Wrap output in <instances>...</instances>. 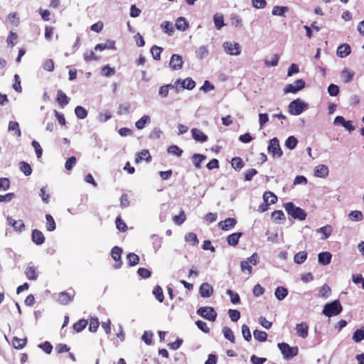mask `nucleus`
I'll return each instance as SVG.
<instances>
[{
  "label": "nucleus",
  "mask_w": 364,
  "mask_h": 364,
  "mask_svg": "<svg viewBox=\"0 0 364 364\" xmlns=\"http://www.w3.org/2000/svg\"><path fill=\"white\" fill-rule=\"evenodd\" d=\"M32 240L38 245H42L45 242L44 235L39 230L35 229L32 231Z\"/></svg>",
  "instance_id": "19"
},
{
  "label": "nucleus",
  "mask_w": 364,
  "mask_h": 364,
  "mask_svg": "<svg viewBox=\"0 0 364 364\" xmlns=\"http://www.w3.org/2000/svg\"><path fill=\"white\" fill-rule=\"evenodd\" d=\"M26 338H19L14 337L12 340L13 346L16 349H22L26 345Z\"/></svg>",
  "instance_id": "36"
},
{
  "label": "nucleus",
  "mask_w": 364,
  "mask_h": 364,
  "mask_svg": "<svg viewBox=\"0 0 364 364\" xmlns=\"http://www.w3.org/2000/svg\"><path fill=\"white\" fill-rule=\"evenodd\" d=\"M191 159L195 167L199 169L201 168V163L205 159V156L200 154H194Z\"/></svg>",
  "instance_id": "26"
},
{
  "label": "nucleus",
  "mask_w": 364,
  "mask_h": 364,
  "mask_svg": "<svg viewBox=\"0 0 364 364\" xmlns=\"http://www.w3.org/2000/svg\"><path fill=\"white\" fill-rule=\"evenodd\" d=\"M144 159L146 162H150L151 161V156L150 155L149 150L147 149H143L137 154L135 159V163L139 164Z\"/></svg>",
  "instance_id": "23"
},
{
  "label": "nucleus",
  "mask_w": 364,
  "mask_h": 364,
  "mask_svg": "<svg viewBox=\"0 0 364 364\" xmlns=\"http://www.w3.org/2000/svg\"><path fill=\"white\" fill-rule=\"evenodd\" d=\"M237 223L236 219L233 218H228L218 223V227L225 231L229 230L234 228Z\"/></svg>",
  "instance_id": "13"
},
{
  "label": "nucleus",
  "mask_w": 364,
  "mask_h": 364,
  "mask_svg": "<svg viewBox=\"0 0 364 364\" xmlns=\"http://www.w3.org/2000/svg\"><path fill=\"white\" fill-rule=\"evenodd\" d=\"M242 235V232H234L229 235L226 239L228 244L231 246H236L238 244L239 240Z\"/></svg>",
  "instance_id": "24"
},
{
  "label": "nucleus",
  "mask_w": 364,
  "mask_h": 364,
  "mask_svg": "<svg viewBox=\"0 0 364 364\" xmlns=\"http://www.w3.org/2000/svg\"><path fill=\"white\" fill-rule=\"evenodd\" d=\"M191 133L193 138L197 141L205 142L208 140L207 135L197 128H193Z\"/></svg>",
  "instance_id": "18"
},
{
  "label": "nucleus",
  "mask_w": 364,
  "mask_h": 364,
  "mask_svg": "<svg viewBox=\"0 0 364 364\" xmlns=\"http://www.w3.org/2000/svg\"><path fill=\"white\" fill-rule=\"evenodd\" d=\"M264 200L269 204H274L277 201V197L271 191H266L263 195Z\"/></svg>",
  "instance_id": "31"
},
{
  "label": "nucleus",
  "mask_w": 364,
  "mask_h": 364,
  "mask_svg": "<svg viewBox=\"0 0 364 364\" xmlns=\"http://www.w3.org/2000/svg\"><path fill=\"white\" fill-rule=\"evenodd\" d=\"M288 294L287 289L284 287H278L274 292V295L278 300L284 299Z\"/></svg>",
  "instance_id": "33"
},
{
  "label": "nucleus",
  "mask_w": 364,
  "mask_h": 364,
  "mask_svg": "<svg viewBox=\"0 0 364 364\" xmlns=\"http://www.w3.org/2000/svg\"><path fill=\"white\" fill-rule=\"evenodd\" d=\"M285 359H290L295 357L299 352L296 346L291 347L288 343L282 342L277 345Z\"/></svg>",
  "instance_id": "3"
},
{
  "label": "nucleus",
  "mask_w": 364,
  "mask_h": 364,
  "mask_svg": "<svg viewBox=\"0 0 364 364\" xmlns=\"http://www.w3.org/2000/svg\"><path fill=\"white\" fill-rule=\"evenodd\" d=\"M317 231L322 234L321 239L326 240L328 237H329V236L331 235L332 227L331 225H327L326 226L320 228Z\"/></svg>",
  "instance_id": "30"
},
{
  "label": "nucleus",
  "mask_w": 364,
  "mask_h": 364,
  "mask_svg": "<svg viewBox=\"0 0 364 364\" xmlns=\"http://www.w3.org/2000/svg\"><path fill=\"white\" fill-rule=\"evenodd\" d=\"M180 85L183 89H187L189 90H193L196 86V82L190 77H187L183 80H177L175 82V86L177 88Z\"/></svg>",
  "instance_id": "11"
},
{
  "label": "nucleus",
  "mask_w": 364,
  "mask_h": 364,
  "mask_svg": "<svg viewBox=\"0 0 364 364\" xmlns=\"http://www.w3.org/2000/svg\"><path fill=\"white\" fill-rule=\"evenodd\" d=\"M342 306L338 300L326 304L323 309V314L328 317L336 316L342 311Z\"/></svg>",
  "instance_id": "2"
},
{
  "label": "nucleus",
  "mask_w": 364,
  "mask_h": 364,
  "mask_svg": "<svg viewBox=\"0 0 364 364\" xmlns=\"http://www.w3.org/2000/svg\"><path fill=\"white\" fill-rule=\"evenodd\" d=\"M153 294L155 296L156 299L160 302H163L164 300V296L163 293V289L159 285H156L154 290Z\"/></svg>",
  "instance_id": "39"
},
{
  "label": "nucleus",
  "mask_w": 364,
  "mask_h": 364,
  "mask_svg": "<svg viewBox=\"0 0 364 364\" xmlns=\"http://www.w3.org/2000/svg\"><path fill=\"white\" fill-rule=\"evenodd\" d=\"M308 253L306 251H301L297 252L294 257V262L296 264H303L307 259Z\"/></svg>",
  "instance_id": "27"
},
{
  "label": "nucleus",
  "mask_w": 364,
  "mask_h": 364,
  "mask_svg": "<svg viewBox=\"0 0 364 364\" xmlns=\"http://www.w3.org/2000/svg\"><path fill=\"white\" fill-rule=\"evenodd\" d=\"M20 169L27 176H30L32 173L31 166L25 161H21L20 163Z\"/></svg>",
  "instance_id": "50"
},
{
  "label": "nucleus",
  "mask_w": 364,
  "mask_h": 364,
  "mask_svg": "<svg viewBox=\"0 0 364 364\" xmlns=\"http://www.w3.org/2000/svg\"><path fill=\"white\" fill-rule=\"evenodd\" d=\"M168 152L173 155L181 156L183 153V150L176 145H171L168 148Z\"/></svg>",
  "instance_id": "59"
},
{
  "label": "nucleus",
  "mask_w": 364,
  "mask_h": 364,
  "mask_svg": "<svg viewBox=\"0 0 364 364\" xmlns=\"http://www.w3.org/2000/svg\"><path fill=\"white\" fill-rule=\"evenodd\" d=\"M175 26L178 30L183 31L188 28V23L185 18L179 17L176 21Z\"/></svg>",
  "instance_id": "28"
},
{
  "label": "nucleus",
  "mask_w": 364,
  "mask_h": 364,
  "mask_svg": "<svg viewBox=\"0 0 364 364\" xmlns=\"http://www.w3.org/2000/svg\"><path fill=\"white\" fill-rule=\"evenodd\" d=\"M232 168L236 171H240L244 166V162L240 157H234L231 161Z\"/></svg>",
  "instance_id": "43"
},
{
  "label": "nucleus",
  "mask_w": 364,
  "mask_h": 364,
  "mask_svg": "<svg viewBox=\"0 0 364 364\" xmlns=\"http://www.w3.org/2000/svg\"><path fill=\"white\" fill-rule=\"evenodd\" d=\"M122 253V249L118 246H114L111 250V256L114 260L116 261L114 267L118 269L121 267L122 262L121 260V255Z\"/></svg>",
  "instance_id": "10"
},
{
  "label": "nucleus",
  "mask_w": 364,
  "mask_h": 364,
  "mask_svg": "<svg viewBox=\"0 0 364 364\" xmlns=\"http://www.w3.org/2000/svg\"><path fill=\"white\" fill-rule=\"evenodd\" d=\"M296 331L299 336L305 338L309 334V326L306 322H302L296 325Z\"/></svg>",
  "instance_id": "16"
},
{
  "label": "nucleus",
  "mask_w": 364,
  "mask_h": 364,
  "mask_svg": "<svg viewBox=\"0 0 364 364\" xmlns=\"http://www.w3.org/2000/svg\"><path fill=\"white\" fill-rule=\"evenodd\" d=\"M127 263L129 266H135L139 262V256L133 252H130L127 255Z\"/></svg>",
  "instance_id": "32"
},
{
  "label": "nucleus",
  "mask_w": 364,
  "mask_h": 364,
  "mask_svg": "<svg viewBox=\"0 0 364 364\" xmlns=\"http://www.w3.org/2000/svg\"><path fill=\"white\" fill-rule=\"evenodd\" d=\"M7 221L9 224L13 227L14 230L17 232H22L25 228V225L21 220H16L13 219L11 217H7Z\"/></svg>",
  "instance_id": "15"
},
{
  "label": "nucleus",
  "mask_w": 364,
  "mask_h": 364,
  "mask_svg": "<svg viewBox=\"0 0 364 364\" xmlns=\"http://www.w3.org/2000/svg\"><path fill=\"white\" fill-rule=\"evenodd\" d=\"M332 255L329 252H322L318 255V261L323 265H328L331 263Z\"/></svg>",
  "instance_id": "20"
},
{
  "label": "nucleus",
  "mask_w": 364,
  "mask_h": 364,
  "mask_svg": "<svg viewBox=\"0 0 364 364\" xmlns=\"http://www.w3.org/2000/svg\"><path fill=\"white\" fill-rule=\"evenodd\" d=\"M314 175L317 177L325 178L328 175V168L326 165L320 164L316 166Z\"/></svg>",
  "instance_id": "22"
},
{
  "label": "nucleus",
  "mask_w": 364,
  "mask_h": 364,
  "mask_svg": "<svg viewBox=\"0 0 364 364\" xmlns=\"http://www.w3.org/2000/svg\"><path fill=\"white\" fill-rule=\"evenodd\" d=\"M348 217L350 220L353 221H360L363 219V213L360 210L351 211L349 213Z\"/></svg>",
  "instance_id": "48"
},
{
  "label": "nucleus",
  "mask_w": 364,
  "mask_h": 364,
  "mask_svg": "<svg viewBox=\"0 0 364 364\" xmlns=\"http://www.w3.org/2000/svg\"><path fill=\"white\" fill-rule=\"evenodd\" d=\"M306 107V105L304 102L301 101L299 99H296L289 103L288 110L292 115H299L304 112Z\"/></svg>",
  "instance_id": "4"
},
{
  "label": "nucleus",
  "mask_w": 364,
  "mask_h": 364,
  "mask_svg": "<svg viewBox=\"0 0 364 364\" xmlns=\"http://www.w3.org/2000/svg\"><path fill=\"white\" fill-rule=\"evenodd\" d=\"M161 27L163 29L164 32L167 33L168 36H172L173 33H174V28L173 26V24L169 21H164L161 24Z\"/></svg>",
  "instance_id": "35"
},
{
  "label": "nucleus",
  "mask_w": 364,
  "mask_h": 364,
  "mask_svg": "<svg viewBox=\"0 0 364 364\" xmlns=\"http://www.w3.org/2000/svg\"><path fill=\"white\" fill-rule=\"evenodd\" d=\"M305 81L302 79H298L292 84H288L284 89V93H296L305 87Z\"/></svg>",
  "instance_id": "7"
},
{
  "label": "nucleus",
  "mask_w": 364,
  "mask_h": 364,
  "mask_svg": "<svg viewBox=\"0 0 364 364\" xmlns=\"http://www.w3.org/2000/svg\"><path fill=\"white\" fill-rule=\"evenodd\" d=\"M284 208L288 215H291L294 219L299 220H304L306 218V213L302 208L296 207L291 202L284 204Z\"/></svg>",
  "instance_id": "1"
},
{
  "label": "nucleus",
  "mask_w": 364,
  "mask_h": 364,
  "mask_svg": "<svg viewBox=\"0 0 364 364\" xmlns=\"http://www.w3.org/2000/svg\"><path fill=\"white\" fill-rule=\"evenodd\" d=\"M77 159L75 156H71L67 159L65 164V168L68 171H70L76 164Z\"/></svg>",
  "instance_id": "61"
},
{
  "label": "nucleus",
  "mask_w": 364,
  "mask_h": 364,
  "mask_svg": "<svg viewBox=\"0 0 364 364\" xmlns=\"http://www.w3.org/2000/svg\"><path fill=\"white\" fill-rule=\"evenodd\" d=\"M242 333L243 338L247 341H250L252 339V335L249 327L246 324H243L242 326Z\"/></svg>",
  "instance_id": "60"
},
{
  "label": "nucleus",
  "mask_w": 364,
  "mask_h": 364,
  "mask_svg": "<svg viewBox=\"0 0 364 364\" xmlns=\"http://www.w3.org/2000/svg\"><path fill=\"white\" fill-rule=\"evenodd\" d=\"M18 36L16 33L11 31L7 37L6 43L8 46L14 47L17 43Z\"/></svg>",
  "instance_id": "47"
},
{
  "label": "nucleus",
  "mask_w": 364,
  "mask_h": 364,
  "mask_svg": "<svg viewBox=\"0 0 364 364\" xmlns=\"http://www.w3.org/2000/svg\"><path fill=\"white\" fill-rule=\"evenodd\" d=\"M186 241L191 243L193 245H198V240L196 234L193 232H189L185 236Z\"/></svg>",
  "instance_id": "56"
},
{
  "label": "nucleus",
  "mask_w": 364,
  "mask_h": 364,
  "mask_svg": "<svg viewBox=\"0 0 364 364\" xmlns=\"http://www.w3.org/2000/svg\"><path fill=\"white\" fill-rule=\"evenodd\" d=\"M183 59L182 57L177 54H173L170 60L169 65L170 67L176 70H179L183 67Z\"/></svg>",
  "instance_id": "14"
},
{
  "label": "nucleus",
  "mask_w": 364,
  "mask_h": 364,
  "mask_svg": "<svg viewBox=\"0 0 364 364\" xmlns=\"http://www.w3.org/2000/svg\"><path fill=\"white\" fill-rule=\"evenodd\" d=\"M272 219L274 221L284 220L285 216L282 210H274L272 213Z\"/></svg>",
  "instance_id": "58"
},
{
  "label": "nucleus",
  "mask_w": 364,
  "mask_h": 364,
  "mask_svg": "<svg viewBox=\"0 0 364 364\" xmlns=\"http://www.w3.org/2000/svg\"><path fill=\"white\" fill-rule=\"evenodd\" d=\"M38 347L48 354H50L53 350V346L48 341L39 344Z\"/></svg>",
  "instance_id": "62"
},
{
  "label": "nucleus",
  "mask_w": 364,
  "mask_h": 364,
  "mask_svg": "<svg viewBox=\"0 0 364 364\" xmlns=\"http://www.w3.org/2000/svg\"><path fill=\"white\" fill-rule=\"evenodd\" d=\"M228 314L230 319L234 322L237 321L240 318V312L236 309H229Z\"/></svg>",
  "instance_id": "64"
},
{
  "label": "nucleus",
  "mask_w": 364,
  "mask_h": 364,
  "mask_svg": "<svg viewBox=\"0 0 364 364\" xmlns=\"http://www.w3.org/2000/svg\"><path fill=\"white\" fill-rule=\"evenodd\" d=\"M350 46L347 43L340 45L336 50L337 55L342 58L347 57L348 55H350Z\"/></svg>",
  "instance_id": "17"
},
{
  "label": "nucleus",
  "mask_w": 364,
  "mask_h": 364,
  "mask_svg": "<svg viewBox=\"0 0 364 364\" xmlns=\"http://www.w3.org/2000/svg\"><path fill=\"white\" fill-rule=\"evenodd\" d=\"M208 54H209L208 49L207 46H202L199 47L198 49L196 51V57L200 60L207 57L208 55Z\"/></svg>",
  "instance_id": "41"
},
{
  "label": "nucleus",
  "mask_w": 364,
  "mask_h": 364,
  "mask_svg": "<svg viewBox=\"0 0 364 364\" xmlns=\"http://www.w3.org/2000/svg\"><path fill=\"white\" fill-rule=\"evenodd\" d=\"M56 101L60 106L63 107L69 103L70 99L62 90H58Z\"/></svg>",
  "instance_id": "25"
},
{
  "label": "nucleus",
  "mask_w": 364,
  "mask_h": 364,
  "mask_svg": "<svg viewBox=\"0 0 364 364\" xmlns=\"http://www.w3.org/2000/svg\"><path fill=\"white\" fill-rule=\"evenodd\" d=\"M223 48L229 55H237L240 53V46L237 43L225 42Z\"/></svg>",
  "instance_id": "9"
},
{
  "label": "nucleus",
  "mask_w": 364,
  "mask_h": 364,
  "mask_svg": "<svg viewBox=\"0 0 364 364\" xmlns=\"http://www.w3.org/2000/svg\"><path fill=\"white\" fill-rule=\"evenodd\" d=\"M253 336H254L255 338L259 342H264L267 338V333L263 331L255 330L253 331Z\"/></svg>",
  "instance_id": "44"
},
{
  "label": "nucleus",
  "mask_w": 364,
  "mask_h": 364,
  "mask_svg": "<svg viewBox=\"0 0 364 364\" xmlns=\"http://www.w3.org/2000/svg\"><path fill=\"white\" fill-rule=\"evenodd\" d=\"M268 151L273 157H281L283 154L282 150L279 145V139L276 137L269 140L268 146Z\"/></svg>",
  "instance_id": "6"
},
{
  "label": "nucleus",
  "mask_w": 364,
  "mask_h": 364,
  "mask_svg": "<svg viewBox=\"0 0 364 364\" xmlns=\"http://www.w3.org/2000/svg\"><path fill=\"white\" fill-rule=\"evenodd\" d=\"M174 87H176L175 83L173 85L168 84L166 85H163L159 88V95L161 97H166L168 95L169 89H173Z\"/></svg>",
  "instance_id": "37"
},
{
  "label": "nucleus",
  "mask_w": 364,
  "mask_h": 364,
  "mask_svg": "<svg viewBox=\"0 0 364 364\" xmlns=\"http://www.w3.org/2000/svg\"><path fill=\"white\" fill-rule=\"evenodd\" d=\"M9 130L14 131L15 134L19 137L21 135V132L19 127V124L17 122L11 121L9 124Z\"/></svg>",
  "instance_id": "45"
},
{
  "label": "nucleus",
  "mask_w": 364,
  "mask_h": 364,
  "mask_svg": "<svg viewBox=\"0 0 364 364\" xmlns=\"http://www.w3.org/2000/svg\"><path fill=\"white\" fill-rule=\"evenodd\" d=\"M223 333L226 339L229 340L231 343H235V338L232 331L228 326H225L223 329Z\"/></svg>",
  "instance_id": "42"
},
{
  "label": "nucleus",
  "mask_w": 364,
  "mask_h": 364,
  "mask_svg": "<svg viewBox=\"0 0 364 364\" xmlns=\"http://www.w3.org/2000/svg\"><path fill=\"white\" fill-rule=\"evenodd\" d=\"M75 295V292L73 289L62 291L58 294V302L61 305H68L73 300Z\"/></svg>",
  "instance_id": "8"
},
{
  "label": "nucleus",
  "mask_w": 364,
  "mask_h": 364,
  "mask_svg": "<svg viewBox=\"0 0 364 364\" xmlns=\"http://www.w3.org/2000/svg\"><path fill=\"white\" fill-rule=\"evenodd\" d=\"M352 338L355 343H359L364 340V329L360 328L355 330Z\"/></svg>",
  "instance_id": "46"
},
{
  "label": "nucleus",
  "mask_w": 364,
  "mask_h": 364,
  "mask_svg": "<svg viewBox=\"0 0 364 364\" xmlns=\"http://www.w3.org/2000/svg\"><path fill=\"white\" fill-rule=\"evenodd\" d=\"M297 143V139L294 136H290L285 141V145L289 149H293L296 147Z\"/></svg>",
  "instance_id": "55"
},
{
  "label": "nucleus",
  "mask_w": 364,
  "mask_h": 364,
  "mask_svg": "<svg viewBox=\"0 0 364 364\" xmlns=\"http://www.w3.org/2000/svg\"><path fill=\"white\" fill-rule=\"evenodd\" d=\"M25 275L29 280H36L38 277L37 268L33 266L28 267L25 270Z\"/></svg>",
  "instance_id": "21"
},
{
  "label": "nucleus",
  "mask_w": 364,
  "mask_h": 364,
  "mask_svg": "<svg viewBox=\"0 0 364 364\" xmlns=\"http://www.w3.org/2000/svg\"><path fill=\"white\" fill-rule=\"evenodd\" d=\"M150 122V117L148 115H144L135 123V126L138 129L144 128L146 124Z\"/></svg>",
  "instance_id": "38"
},
{
  "label": "nucleus",
  "mask_w": 364,
  "mask_h": 364,
  "mask_svg": "<svg viewBox=\"0 0 364 364\" xmlns=\"http://www.w3.org/2000/svg\"><path fill=\"white\" fill-rule=\"evenodd\" d=\"M163 49L161 47H159L157 46H154L151 48V53L154 58V59L156 60H159L161 59V53L162 52Z\"/></svg>",
  "instance_id": "53"
},
{
  "label": "nucleus",
  "mask_w": 364,
  "mask_h": 364,
  "mask_svg": "<svg viewBox=\"0 0 364 364\" xmlns=\"http://www.w3.org/2000/svg\"><path fill=\"white\" fill-rule=\"evenodd\" d=\"M46 229L48 231H53L55 229V222L52 215L50 214L46 215Z\"/></svg>",
  "instance_id": "40"
},
{
  "label": "nucleus",
  "mask_w": 364,
  "mask_h": 364,
  "mask_svg": "<svg viewBox=\"0 0 364 364\" xmlns=\"http://www.w3.org/2000/svg\"><path fill=\"white\" fill-rule=\"evenodd\" d=\"M75 113L79 119H85L87 116V110L82 106H77L75 108Z\"/></svg>",
  "instance_id": "49"
},
{
  "label": "nucleus",
  "mask_w": 364,
  "mask_h": 364,
  "mask_svg": "<svg viewBox=\"0 0 364 364\" xmlns=\"http://www.w3.org/2000/svg\"><path fill=\"white\" fill-rule=\"evenodd\" d=\"M117 228L121 232H126L127 230V226L126 223L122 220L121 216L118 215L115 220Z\"/></svg>",
  "instance_id": "52"
},
{
  "label": "nucleus",
  "mask_w": 364,
  "mask_h": 364,
  "mask_svg": "<svg viewBox=\"0 0 364 364\" xmlns=\"http://www.w3.org/2000/svg\"><path fill=\"white\" fill-rule=\"evenodd\" d=\"M241 270L242 272L248 275L252 274V267L247 260H244L240 262Z\"/></svg>",
  "instance_id": "51"
},
{
  "label": "nucleus",
  "mask_w": 364,
  "mask_h": 364,
  "mask_svg": "<svg viewBox=\"0 0 364 364\" xmlns=\"http://www.w3.org/2000/svg\"><path fill=\"white\" fill-rule=\"evenodd\" d=\"M197 314L210 321H215L218 316L215 309L210 306L200 307L197 310Z\"/></svg>",
  "instance_id": "5"
},
{
  "label": "nucleus",
  "mask_w": 364,
  "mask_h": 364,
  "mask_svg": "<svg viewBox=\"0 0 364 364\" xmlns=\"http://www.w3.org/2000/svg\"><path fill=\"white\" fill-rule=\"evenodd\" d=\"M288 9H289L287 6H276L272 9V14L275 16H282L288 11Z\"/></svg>",
  "instance_id": "54"
},
{
  "label": "nucleus",
  "mask_w": 364,
  "mask_h": 364,
  "mask_svg": "<svg viewBox=\"0 0 364 364\" xmlns=\"http://www.w3.org/2000/svg\"><path fill=\"white\" fill-rule=\"evenodd\" d=\"M84 60L86 62H90L92 60H98L100 57L95 55V53L92 50L87 51L83 54Z\"/></svg>",
  "instance_id": "57"
},
{
  "label": "nucleus",
  "mask_w": 364,
  "mask_h": 364,
  "mask_svg": "<svg viewBox=\"0 0 364 364\" xmlns=\"http://www.w3.org/2000/svg\"><path fill=\"white\" fill-rule=\"evenodd\" d=\"M137 274L143 279H147L151 277V272L148 269L140 267L137 270Z\"/></svg>",
  "instance_id": "63"
},
{
  "label": "nucleus",
  "mask_w": 364,
  "mask_h": 364,
  "mask_svg": "<svg viewBox=\"0 0 364 364\" xmlns=\"http://www.w3.org/2000/svg\"><path fill=\"white\" fill-rule=\"evenodd\" d=\"M199 293L201 297H210L213 294V288L207 282L203 283L200 287Z\"/></svg>",
  "instance_id": "12"
},
{
  "label": "nucleus",
  "mask_w": 364,
  "mask_h": 364,
  "mask_svg": "<svg viewBox=\"0 0 364 364\" xmlns=\"http://www.w3.org/2000/svg\"><path fill=\"white\" fill-rule=\"evenodd\" d=\"M354 73L348 68H344L341 72V77L345 83H348L353 80Z\"/></svg>",
  "instance_id": "34"
},
{
  "label": "nucleus",
  "mask_w": 364,
  "mask_h": 364,
  "mask_svg": "<svg viewBox=\"0 0 364 364\" xmlns=\"http://www.w3.org/2000/svg\"><path fill=\"white\" fill-rule=\"evenodd\" d=\"M87 323V321L86 319L82 318L75 322L73 324V328L76 333H80L85 328Z\"/></svg>",
  "instance_id": "29"
}]
</instances>
